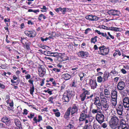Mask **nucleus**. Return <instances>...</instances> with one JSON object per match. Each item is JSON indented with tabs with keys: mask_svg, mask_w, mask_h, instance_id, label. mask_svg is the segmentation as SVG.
Returning a JSON list of instances; mask_svg holds the SVG:
<instances>
[{
	"mask_svg": "<svg viewBox=\"0 0 129 129\" xmlns=\"http://www.w3.org/2000/svg\"><path fill=\"white\" fill-rule=\"evenodd\" d=\"M73 92L72 91L65 92L63 94L62 98V101L63 102L67 103L71 97H73Z\"/></svg>",
	"mask_w": 129,
	"mask_h": 129,
	"instance_id": "f257e3e1",
	"label": "nucleus"
},
{
	"mask_svg": "<svg viewBox=\"0 0 129 129\" xmlns=\"http://www.w3.org/2000/svg\"><path fill=\"white\" fill-rule=\"evenodd\" d=\"M83 111L80 114L79 120L80 121H83L87 118V107L86 106L82 108Z\"/></svg>",
	"mask_w": 129,
	"mask_h": 129,
	"instance_id": "f03ea898",
	"label": "nucleus"
},
{
	"mask_svg": "<svg viewBox=\"0 0 129 129\" xmlns=\"http://www.w3.org/2000/svg\"><path fill=\"white\" fill-rule=\"evenodd\" d=\"M99 51L98 52L99 53L102 55H105L107 54L109 52V49L106 48L104 45L99 47Z\"/></svg>",
	"mask_w": 129,
	"mask_h": 129,
	"instance_id": "7ed1b4c3",
	"label": "nucleus"
},
{
	"mask_svg": "<svg viewBox=\"0 0 129 129\" xmlns=\"http://www.w3.org/2000/svg\"><path fill=\"white\" fill-rule=\"evenodd\" d=\"M104 115L101 113H97L96 115V120L100 124L104 121Z\"/></svg>",
	"mask_w": 129,
	"mask_h": 129,
	"instance_id": "20e7f679",
	"label": "nucleus"
},
{
	"mask_svg": "<svg viewBox=\"0 0 129 129\" xmlns=\"http://www.w3.org/2000/svg\"><path fill=\"white\" fill-rule=\"evenodd\" d=\"M101 105L103 106L104 110L106 111L109 109V105L108 102L106 99H104L101 101Z\"/></svg>",
	"mask_w": 129,
	"mask_h": 129,
	"instance_id": "39448f33",
	"label": "nucleus"
},
{
	"mask_svg": "<svg viewBox=\"0 0 129 129\" xmlns=\"http://www.w3.org/2000/svg\"><path fill=\"white\" fill-rule=\"evenodd\" d=\"M82 91L83 92L82 94H80V98H81V101H83L85 100L86 98V95L89 94L90 93L88 91L85 90L84 88L82 89Z\"/></svg>",
	"mask_w": 129,
	"mask_h": 129,
	"instance_id": "423d86ee",
	"label": "nucleus"
},
{
	"mask_svg": "<svg viewBox=\"0 0 129 129\" xmlns=\"http://www.w3.org/2000/svg\"><path fill=\"white\" fill-rule=\"evenodd\" d=\"M122 102L123 105L125 108H128L129 107V98L125 97L123 99Z\"/></svg>",
	"mask_w": 129,
	"mask_h": 129,
	"instance_id": "0eeeda50",
	"label": "nucleus"
},
{
	"mask_svg": "<svg viewBox=\"0 0 129 129\" xmlns=\"http://www.w3.org/2000/svg\"><path fill=\"white\" fill-rule=\"evenodd\" d=\"M117 113L119 115H121L123 111V107L122 105L121 104H118L117 108Z\"/></svg>",
	"mask_w": 129,
	"mask_h": 129,
	"instance_id": "6e6552de",
	"label": "nucleus"
},
{
	"mask_svg": "<svg viewBox=\"0 0 129 129\" xmlns=\"http://www.w3.org/2000/svg\"><path fill=\"white\" fill-rule=\"evenodd\" d=\"M89 84L91 87V88L93 89L95 88L97 85L96 81L93 80L91 79L89 80Z\"/></svg>",
	"mask_w": 129,
	"mask_h": 129,
	"instance_id": "1a4fd4ad",
	"label": "nucleus"
},
{
	"mask_svg": "<svg viewBox=\"0 0 129 129\" xmlns=\"http://www.w3.org/2000/svg\"><path fill=\"white\" fill-rule=\"evenodd\" d=\"M125 86V83L124 82L121 81L118 83L117 88L119 90H122L123 89Z\"/></svg>",
	"mask_w": 129,
	"mask_h": 129,
	"instance_id": "9d476101",
	"label": "nucleus"
},
{
	"mask_svg": "<svg viewBox=\"0 0 129 129\" xmlns=\"http://www.w3.org/2000/svg\"><path fill=\"white\" fill-rule=\"evenodd\" d=\"M78 55L79 57L86 58L88 56L89 54L87 52L81 51L78 53Z\"/></svg>",
	"mask_w": 129,
	"mask_h": 129,
	"instance_id": "9b49d317",
	"label": "nucleus"
},
{
	"mask_svg": "<svg viewBox=\"0 0 129 129\" xmlns=\"http://www.w3.org/2000/svg\"><path fill=\"white\" fill-rule=\"evenodd\" d=\"M24 33L26 36L31 37H34L36 36V33L35 31H26Z\"/></svg>",
	"mask_w": 129,
	"mask_h": 129,
	"instance_id": "f8f14e48",
	"label": "nucleus"
},
{
	"mask_svg": "<svg viewBox=\"0 0 129 129\" xmlns=\"http://www.w3.org/2000/svg\"><path fill=\"white\" fill-rule=\"evenodd\" d=\"M78 108L77 105L74 104L72 108H71V115H73L75 113H77Z\"/></svg>",
	"mask_w": 129,
	"mask_h": 129,
	"instance_id": "ddd939ff",
	"label": "nucleus"
},
{
	"mask_svg": "<svg viewBox=\"0 0 129 129\" xmlns=\"http://www.w3.org/2000/svg\"><path fill=\"white\" fill-rule=\"evenodd\" d=\"M108 12L109 15H118L120 13L118 11L112 10L109 11Z\"/></svg>",
	"mask_w": 129,
	"mask_h": 129,
	"instance_id": "4468645a",
	"label": "nucleus"
},
{
	"mask_svg": "<svg viewBox=\"0 0 129 129\" xmlns=\"http://www.w3.org/2000/svg\"><path fill=\"white\" fill-rule=\"evenodd\" d=\"M123 126V127H125L129 126L128 125L126 124L125 121L122 119H120V124L118 126V128L120 127L122 128V127Z\"/></svg>",
	"mask_w": 129,
	"mask_h": 129,
	"instance_id": "2eb2a0df",
	"label": "nucleus"
},
{
	"mask_svg": "<svg viewBox=\"0 0 129 129\" xmlns=\"http://www.w3.org/2000/svg\"><path fill=\"white\" fill-rule=\"evenodd\" d=\"M119 119L118 117L115 116H113L111 118L110 122L118 124Z\"/></svg>",
	"mask_w": 129,
	"mask_h": 129,
	"instance_id": "dca6fc26",
	"label": "nucleus"
},
{
	"mask_svg": "<svg viewBox=\"0 0 129 129\" xmlns=\"http://www.w3.org/2000/svg\"><path fill=\"white\" fill-rule=\"evenodd\" d=\"M111 97L114 100H117V92L115 90H112L111 91Z\"/></svg>",
	"mask_w": 129,
	"mask_h": 129,
	"instance_id": "f3484780",
	"label": "nucleus"
},
{
	"mask_svg": "<svg viewBox=\"0 0 129 129\" xmlns=\"http://www.w3.org/2000/svg\"><path fill=\"white\" fill-rule=\"evenodd\" d=\"M2 121L3 122L6 123V124L9 125L10 123V119L6 117H4L2 119Z\"/></svg>",
	"mask_w": 129,
	"mask_h": 129,
	"instance_id": "a211bd4d",
	"label": "nucleus"
},
{
	"mask_svg": "<svg viewBox=\"0 0 129 129\" xmlns=\"http://www.w3.org/2000/svg\"><path fill=\"white\" fill-rule=\"evenodd\" d=\"M94 103L96 106L101 105L99 97H96L94 98Z\"/></svg>",
	"mask_w": 129,
	"mask_h": 129,
	"instance_id": "6ab92c4d",
	"label": "nucleus"
},
{
	"mask_svg": "<svg viewBox=\"0 0 129 129\" xmlns=\"http://www.w3.org/2000/svg\"><path fill=\"white\" fill-rule=\"evenodd\" d=\"M109 76V73L108 72H105L103 75V82H104L108 80Z\"/></svg>",
	"mask_w": 129,
	"mask_h": 129,
	"instance_id": "aec40b11",
	"label": "nucleus"
},
{
	"mask_svg": "<svg viewBox=\"0 0 129 129\" xmlns=\"http://www.w3.org/2000/svg\"><path fill=\"white\" fill-rule=\"evenodd\" d=\"M118 124L110 122H109V126L111 128L113 129H115L117 127H118Z\"/></svg>",
	"mask_w": 129,
	"mask_h": 129,
	"instance_id": "412c9836",
	"label": "nucleus"
},
{
	"mask_svg": "<svg viewBox=\"0 0 129 129\" xmlns=\"http://www.w3.org/2000/svg\"><path fill=\"white\" fill-rule=\"evenodd\" d=\"M72 75L71 76L68 74H66L62 75L61 77L64 79L68 80L70 79L71 77H72Z\"/></svg>",
	"mask_w": 129,
	"mask_h": 129,
	"instance_id": "4be33fe9",
	"label": "nucleus"
},
{
	"mask_svg": "<svg viewBox=\"0 0 129 129\" xmlns=\"http://www.w3.org/2000/svg\"><path fill=\"white\" fill-rule=\"evenodd\" d=\"M108 30L115 31H121L122 29L120 28L114 27H111L109 28Z\"/></svg>",
	"mask_w": 129,
	"mask_h": 129,
	"instance_id": "5701e85b",
	"label": "nucleus"
},
{
	"mask_svg": "<svg viewBox=\"0 0 129 129\" xmlns=\"http://www.w3.org/2000/svg\"><path fill=\"white\" fill-rule=\"evenodd\" d=\"M71 110V107H70L68 109L64 116V118H67L69 117V116L70 115Z\"/></svg>",
	"mask_w": 129,
	"mask_h": 129,
	"instance_id": "b1692460",
	"label": "nucleus"
},
{
	"mask_svg": "<svg viewBox=\"0 0 129 129\" xmlns=\"http://www.w3.org/2000/svg\"><path fill=\"white\" fill-rule=\"evenodd\" d=\"M93 119V118H92L89 119V118L87 117V119H85L84 121L85 124H87L88 123H89V124H90L91 122H92Z\"/></svg>",
	"mask_w": 129,
	"mask_h": 129,
	"instance_id": "393cba45",
	"label": "nucleus"
},
{
	"mask_svg": "<svg viewBox=\"0 0 129 129\" xmlns=\"http://www.w3.org/2000/svg\"><path fill=\"white\" fill-rule=\"evenodd\" d=\"M104 94L106 97H108L110 94V92L109 89H105L104 90Z\"/></svg>",
	"mask_w": 129,
	"mask_h": 129,
	"instance_id": "a878e982",
	"label": "nucleus"
},
{
	"mask_svg": "<svg viewBox=\"0 0 129 129\" xmlns=\"http://www.w3.org/2000/svg\"><path fill=\"white\" fill-rule=\"evenodd\" d=\"M92 126L90 124H85L83 127V129H92Z\"/></svg>",
	"mask_w": 129,
	"mask_h": 129,
	"instance_id": "bb28decb",
	"label": "nucleus"
},
{
	"mask_svg": "<svg viewBox=\"0 0 129 129\" xmlns=\"http://www.w3.org/2000/svg\"><path fill=\"white\" fill-rule=\"evenodd\" d=\"M60 54V53H59L57 52H51V56L58 57Z\"/></svg>",
	"mask_w": 129,
	"mask_h": 129,
	"instance_id": "cd10ccee",
	"label": "nucleus"
},
{
	"mask_svg": "<svg viewBox=\"0 0 129 129\" xmlns=\"http://www.w3.org/2000/svg\"><path fill=\"white\" fill-rule=\"evenodd\" d=\"M39 71H42L43 72H45V69L44 68L43 65H39Z\"/></svg>",
	"mask_w": 129,
	"mask_h": 129,
	"instance_id": "c85d7f7f",
	"label": "nucleus"
},
{
	"mask_svg": "<svg viewBox=\"0 0 129 129\" xmlns=\"http://www.w3.org/2000/svg\"><path fill=\"white\" fill-rule=\"evenodd\" d=\"M111 104L112 106H115L117 104V100H114L112 99L111 100Z\"/></svg>",
	"mask_w": 129,
	"mask_h": 129,
	"instance_id": "c756f323",
	"label": "nucleus"
},
{
	"mask_svg": "<svg viewBox=\"0 0 129 129\" xmlns=\"http://www.w3.org/2000/svg\"><path fill=\"white\" fill-rule=\"evenodd\" d=\"M103 79L101 76H99L97 78V81L99 83H101L102 82H103Z\"/></svg>",
	"mask_w": 129,
	"mask_h": 129,
	"instance_id": "7c9ffc66",
	"label": "nucleus"
},
{
	"mask_svg": "<svg viewBox=\"0 0 129 129\" xmlns=\"http://www.w3.org/2000/svg\"><path fill=\"white\" fill-rule=\"evenodd\" d=\"M51 51L47 50L44 52L43 54L45 55L51 56Z\"/></svg>",
	"mask_w": 129,
	"mask_h": 129,
	"instance_id": "2f4dec72",
	"label": "nucleus"
},
{
	"mask_svg": "<svg viewBox=\"0 0 129 129\" xmlns=\"http://www.w3.org/2000/svg\"><path fill=\"white\" fill-rule=\"evenodd\" d=\"M97 38V36H95L94 38H92L91 40V43L95 44L97 41L96 39Z\"/></svg>",
	"mask_w": 129,
	"mask_h": 129,
	"instance_id": "473e14b6",
	"label": "nucleus"
},
{
	"mask_svg": "<svg viewBox=\"0 0 129 129\" xmlns=\"http://www.w3.org/2000/svg\"><path fill=\"white\" fill-rule=\"evenodd\" d=\"M96 107H97L96 110L97 111H98L99 113H101V111L102 110V105H100L99 106H96Z\"/></svg>",
	"mask_w": 129,
	"mask_h": 129,
	"instance_id": "72a5a7b5",
	"label": "nucleus"
},
{
	"mask_svg": "<svg viewBox=\"0 0 129 129\" xmlns=\"http://www.w3.org/2000/svg\"><path fill=\"white\" fill-rule=\"evenodd\" d=\"M72 83L71 84L72 87H76L77 86V81L76 80H73L72 82Z\"/></svg>",
	"mask_w": 129,
	"mask_h": 129,
	"instance_id": "f704fd0d",
	"label": "nucleus"
},
{
	"mask_svg": "<svg viewBox=\"0 0 129 129\" xmlns=\"http://www.w3.org/2000/svg\"><path fill=\"white\" fill-rule=\"evenodd\" d=\"M55 98L54 96H52L49 98L48 101L51 103H53L54 102L53 101V100Z\"/></svg>",
	"mask_w": 129,
	"mask_h": 129,
	"instance_id": "c9c22d12",
	"label": "nucleus"
},
{
	"mask_svg": "<svg viewBox=\"0 0 129 129\" xmlns=\"http://www.w3.org/2000/svg\"><path fill=\"white\" fill-rule=\"evenodd\" d=\"M42 18L44 19H45L46 18V17L43 14H41L39 15L38 19L40 21L41 20Z\"/></svg>",
	"mask_w": 129,
	"mask_h": 129,
	"instance_id": "e433bc0d",
	"label": "nucleus"
},
{
	"mask_svg": "<svg viewBox=\"0 0 129 129\" xmlns=\"http://www.w3.org/2000/svg\"><path fill=\"white\" fill-rule=\"evenodd\" d=\"M45 60L51 62H53V59L49 57L46 56L45 57Z\"/></svg>",
	"mask_w": 129,
	"mask_h": 129,
	"instance_id": "4c0bfd02",
	"label": "nucleus"
},
{
	"mask_svg": "<svg viewBox=\"0 0 129 129\" xmlns=\"http://www.w3.org/2000/svg\"><path fill=\"white\" fill-rule=\"evenodd\" d=\"M15 122L16 125L17 126H20L21 124V122L18 119H16L15 120Z\"/></svg>",
	"mask_w": 129,
	"mask_h": 129,
	"instance_id": "58836bf2",
	"label": "nucleus"
},
{
	"mask_svg": "<svg viewBox=\"0 0 129 129\" xmlns=\"http://www.w3.org/2000/svg\"><path fill=\"white\" fill-rule=\"evenodd\" d=\"M35 88L34 85L32 86V87H30L29 92L30 94L31 95H33V93L34 91Z\"/></svg>",
	"mask_w": 129,
	"mask_h": 129,
	"instance_id": "ea45409f",
	"label": "nucleus"
},
{
	"mask_svg": "<svg viewBox=\"0 0 129 129\" xmlns=\"http://www.w3.org/2000/svg\"><path fill=\"white\" fill-rule=\"evenodd\" d=\"M67 9H68L66 8H62L60 7V11L63 14H64L67 12Z\"/></svg>",
	"mask_w": 129,
	"mask_h": 129,
	"instance_id": "a19ab883",
	"label": "nucleus"
},
{
	"mask_svg": "<svg viewBox=\"0 0 129 129\" xmlns=\"http://www.w3.org/2000/svg\"><path fill=\"white\" fill-rule=\"evenodd\" d=\"M99 19V17H97L95 16H92V21H96L98 20Z\"/></svg>",
	"mask_w": 129,
	"mask_h": 129,
	"instance_id": "79ce46f5",
	"label": "nucleus"
},
{
	"mask_svg": "<svg viewBox=\"0 0 129 129\" xmlns=\"http://www.w3.org/2000/svg\"><path fill=\"white\" fill-rule=\"evenodd\" d=\"M73 127V126L72 125L70 124L68 126H65V129H71Z\"/></svg>",
	"mask_w": 129,
	"mask_h": 129,
	"instance_id": "37998d69",
	"label": "nucleus"
},
{
	"mask_svg": "<svg viewBox=\"0 0 129 129\" xmlns=\"http://www.w3.org/2000/svg\"><path fill=\"white\" fill-rule=\"evenodd\" d=\"M39 74L40 76V77H43L44 75V74L45 73V72H43L42 71H39Z\"/></svg>",
	"mask_w": 129,
	"mask_h": 129,
	"instance_id": "c03bdc74",
	"label": "nucleus"
},
{
	"mask_svg": "<svg viewBox=\"0 0 129 129\" xmlns=\"http://www.w3.org/2000/svg\"><path fill=\"white\" fill-rule=\"evenodd\" d=\"M92 15H89L86 16L85 18L87 19L92 21Z\"/></svg>",
	"mask_w": 129,
	"mask_h": 129,
	"instance_id": "a18cd8bd",
	"label": "nucleus"
},
{
	"mask_svg": "<svg viewBox=\"0 0 129 129\" xmlns=\"http://www.w3.org/2000/svg\"><path fill=\"white\" fill-rule=\"evenodd\" d=\"M105 94L102 93H100V97L101 99H102L103 100L105 99Z\"/></svg>",
	"mask_w": 129,
	"mask_h": 129,
	"instance_id": "49530a36",
	"label": "nucleus"
},
{
	"mask_svg": "<svg viewBox=\"0 0 129 129\" xmlns=\"http://www.w3.org/2000/svg\"><path fill=\"white\" fill-rule=\"evenodd\" d=\"M35 114L34 113H30L29 115H28L27 117L30 118L31 119L34 116Z\"/></svg>",
	"mask_w": 129,
	"mask_h": 129,
	"instance_id": "de8ad7c7",
	"label": "nucleus"
},
{
	"mask_svg": "<svg viewBox=\"0 0 129 129\" xmlns=\"http://www.w3.org/2000/svg\"><path fill=\"white\" fill-rule=\"evenodd\" d=\"M110 73L112 74V75L114 76H116L118 74V72H116L114 71H111Z\"/></svg>",
	"mask_w": 129,
	"mask_h": 129,
	"instance_id": "09e8293b",
	"label": "nucleus"
},
{
	"mask_svg": "<svg viewBox=\"0 0 129 129\" xmlns=\"http://www.w3.org/2000/svg\"><path fill=\"white\" fill-rule=\"evenodd\" d=\"M91 29L89 28H88L86 29L84 32V33L86 34H87L89 31L91 30Z\"/></svg>",
	"mask_w": 129,
	"mask_h": 129,
	"instance_id": "8fccbe9b",
	"label": "nucleus"
},
{
	"mask_svg": "<svg viewBox=\"0 0 129 129\" xmlns=\"http://www.w3.org/2000/svg\"><path fill=\"white\" fill-rule=\"evenodd\" d=\"M93 126L94 129H98L99 128V126L96 123L94 124Z\"/></svg>",
	"mask_w": 129,
	"mask_h": 129,
	"instance_id": "3c124183",
	"label": "nucleus"
},
{
	"mask_svg": "<svg viewBox=\"0 0 129 129\" xmlns=\"http://www.w3.org/2000/svg\"><path fill=\"white\" fill-rule=\"evenodd\" d=\"M102 34L101 35L103 37H106V38L107 39H109V37H107V34L106 33H102Z\"/></svg>",
	"mask_w": 129,
	"mask_h": 129,
	"instance_id": "603ef678",
	"label": "nucleus"
},
{
	"mask_svg": "<svg viewBox=\"0 0 129 129\" xmlns=\"http://www.w3.org/2000/svg\"><path fill=\"white\" fill-rule=\"evenodd\" d=\"M92 113L94 114L96 113H98L99 112L97 111L96 109H93L92 110Z\"/></svg>",
	"mask_w": 129,
	"mask_h": 129,
	"instance_id": "864d4df0",
	"label": "nucleus"
},
{
	"mask_svg": "<svg viewBox=\"0 0 129 129\" xmlns=\"http://www.w3.org/2000/svg\"><path fill=\"white\" fill-rule=\"evenodd\" d=\"M28 111L26 109H24L23 110V114L27 115L28 114Z\"/></svg>",
	"mask_w": 129,
	"mask_h": 129,
	"instance_id": "5fc2aeb1",
	"label": "nucleus"
},
{
	"mask_svg": "<svg viewBox=\"0 0 129 129\" xmlns=\"http://www.w3.org/2000/svg\"><path fill=\"white\" fill-rule=\"evenodd\" d=\"M42 116L40 115L39 116L38 119V122H39L41 121H42Z\"/></svg>",
	"mask_w": 129,
	"mask_h": 129,
	"instance_id": "6e6d98bb",
	"label": "nucleus"
},
{
	"mask_svg": "<svg viewBox=\"0 0 129 129\" xmlns=\"http://www.w3.org/2000/svg\"><path fill=\"white\" fill-rule=\"evenodd\" d=\"M29 106L31 108L34 109L35 110H38L35 107V106L33 105H29Z\"/></svg>",
	"mask_w": 129,
	"mask_h": 129,
	"instance_id": "4d7b16f0",
	"label": "nucleus"
},
{
	"mask_svg": "<svg viewBox=\"0 0 129 129\" xmlns=\"http://www.w3.org/2000/svg\"><path fill=\"white\" fill-rule=\"evenodd\" d=\"M54 112V113L55 114L56 113H57L59 112V110L57 109H53L52 110Z\"/></svg>",
	"mask_w": 129,
	"mask_h": 129,
	"instance_id": "13d9d810",
	"label": "nucleus"
},
{
	"mask_svg": "<svg viewBox=\"0 0 129 129\" xmlns=\"http://www.w3.org/2000/svg\"><path fill=\"white\" fill-rule=\"evenodd\" d=\"M98 46H97L96 45H94L93 47V48L94 49V50H97L98 49V47L99 46V45H98Z\"/></svg>",
	"mask_w": 129,
	"mask_h": 129,
	"instance_id": "bf43d9fd",
	"label": "nucleus"
},
{
	"mask_svg": "<svg viewBox=\"0 0 129 129\" xmlns=\"http://www.w3.org/2000/svg\"><path fill=\"white\" fill-rule=\"evenodd\" d=\"M101 28L104 29H106L107 30H108V29H109V28H108V27L104 25L101 26Z\"/></svg>",
	"mask_w": 129,
	"mask_h": 129,
	"instance_id": "052dcab7",
	"label": "nucleus"
},
{
	"mask_svg": "<svg viewBox=\"0 0 129 129\" xmlns=\"http://www.w3.org/2000/svg\"><path fill=\"white\" fill-rule=\"evenodd\" d=\"M0 88L2 89H4L5 88V86L3 84L0 83Z\"/></svg>",
	"mask_w": 129,
	"mask_h": 129,
	"instance_id": "680f3d73",
	"label": "nucleus"
},
{
	"mask_svg": "<svg viewBox=\"0 0 129 129\" xmlns=\"http://www.w3.org/2000/svg\"><path fill=\"white\" fill-rule=\"evenodd\" d=\"M115 51L117 52V54H118L119 56H120L121 55V54L120 52V51L119 50H115Z\"/></svg>",
	"mask_w": 129,
	"mask_h": 129,
	"instance_id": "e2e57ef3",
	"label": "nucleus"
},
{
	"mask_svg": "<svg viewBox=\"0 0 129 129\" xmlns=\"http://www.w3.org/2000/svg\"><path fill=\"white\" fill-rule=\"evenodd\" d=\"M55 116L57 117H58L60 116V114L59 112H57L55 114Z\"/></svg>",
	"mask_w": 129,
	"mask_h": 129,
	"instance_id": "0e129e2a",
	"label": "nucleus"
},
{
	"mask_svg": "<svg viewBox=\"0 0 129 129\" xmlns=\"http://www.w3.org/2000/svg\"><path fill=\"white\" fill-rule=\"evenodd\" d=\"M25 77L26 79H29L31 78V76L29 74H28L27 75L25 76Z\"/></svg>",
	"mask_w": 129,
	"mask_h": 129,
	"instance_id": "69168bd1",
	"label": "nucleus"
},
{
	"mask_svg": "<svg viewBox=\"0 0 129 129\" xmlns=\"http://www.w3.org/2000/svg\"><path fill=\"white\" fill-rule=\"evenodd\" d=\"M121 71L123 74H125L126 73V71L123 69H122L121 70Z\"/></svg>",
	"mask_w": 129,
	"mask_h": 129,
	"instance_id": "338daca9",
	"label": "nucleus"
},
{
	"mask_svg": "<svg viewBox=\"0 0 129 129\" xmlns=\"http://www.w3.org/2000/svg\"><path fill=\"white\" fill-rule=\"evenodd\" d=\"M123 127V126L122 127V128L120 127L119 128H118V129H129V126L125 127Z\"/></svg>",
	"mask_w": 129,
	"mask_h": 129,
	"instance_id": "774afa93",
	"label": "nucleus"
}]
</instances>
